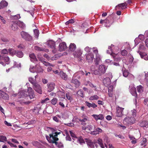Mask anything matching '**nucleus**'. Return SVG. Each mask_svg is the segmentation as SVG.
<instances>
[{"instance_id":"f257e3e1","label":"nucleus","mask_w":148,"mask_h":148,"mask_svg":"<svg viewBox=\"0 0 148 148\" xmlns=\"http://www.w3.org/2000/svg\"><path fill=\"white\" fill-rule=\"evenodd\" d=\"M99 64L96 67V65L94 64L93 73L95 75H98L100 76L105 73L107 69V67L103 64L99 66Z\"/></svg>"},{"instance_id":"f03ea898","label":"nucleus","mask_w":148,"mask_h":148,"mask_svg":"<svg viewBox=\"0 0 148 148\" xmlns=\"http://www.w3.org/2000/svg\"><path fill=\"white\" fill-rule=\"evenodd\" d=\"M114 23V20L112 16L108 17L105 20H101L100 21L101 24L104 23L106 27H110Z\"/></svg>"},{"instance_id":"7ed1b4c3","label":"nucleus","mask_w":148,"mask_h":148,"mask_svg":"<svg viewBox=\"0 0 148 148\" xmlns=\"http://www.w3.org/2000/svg\"><path fill=\"white\" fill-rule=\"evenodd\" d=\"M46 137L47 140L50 143L57 144V141L59 140L58 138L55 136L53 133L49 134V136H46Z\"/></svg>"},{"instance_id":"20e7f679","label":"nucleus","mask_w":148,"mask_h":148,"mask_svg":"<svg viewBox=\"0 0 148 148\" xmlns=\"http://www.w3.org/2000/svg\"><path fill=\"white\" fill-rule=\"evenodd\" d=\"M93 53L95 54L96 58L94 60V64L96 67L99 64L100 61V56L98 53V50L97 48L93 47Z\"/></svg>"},{"instance_id":"39448f33","label":"nucleus","mask_w":148,"mask_h":148,"mask_svg":"<svg viewBox=\"0 0 148 148\" xmlns=\"http://www.w3.org/2000/svg\"><path fill=\"white\" fill-rule=\"evenodd\" d=\"M135 119L132 117H128L125 118L123 123L125 125L131 124L134 123Z\"/></svg>"},{"instance_id":"423d86ee","label":"nucleus","mask_w":148,"mask_h":148,"mask_svg":"<svg viewBox=\"0 0 148 148\" xmlns=\"http://www.w3.org/2000/svg\"><path fill=\"white\" fill-rule=\"evenodd\" d=\"M22 37L25 40L31 41L32 40V37L27 33L24 31H22L21 33Z\"/></svg>"},{"instance_id":"0eeeda50","label":"nucleus","mask_w":148,"mask_h":148,"mask_svg":"<svg viewBox=\"0 0 148 148\" xmlns=\"http://www.w3.org/2000/svg\"><path fill=\"white\" fill-rule=\"evenodd\" d=\"M47 45L48 47L52 49V52L54 53H56V50H55L56 43L55 42L52 40H49L47 42Z\"/></svg>"},{"instance_id":"6e6552de","label":"nucleus","mask_w":148,"mask_h":148,"mask_svg":"<svg viewBox=\"0 0 148 148\" xmlns=\"http://www.w3.org/2000/svg\"><path fill=\"white\" fill-rule=\"evenodd\" d=\"M33 88L34 90L40 94H42V88L40 85L37 83H35L33 86Z\"/></svg>"},{"instance_id":"1a4fd4ad","label":"nucleus","mask_w":148,"mask_h":148,"mask_svg":"<svg viewBox=\"0 0 148 148\" xmlns=\"http://www.w3.org/2000/svg\"><path fill=\"white\" fill-rule=\"evenodd\" d=\"M108 74L110 75V77H107L103 80V83L106 86H108L110 84L111 82L110 79L112 78V76L111 73H109Z\"/></svg>"},{"instance_id":"9d476101","label":"nucleus","mask_w":148,"mask_h":148,"mask_svg":"<svg viewBox=\"0 0 148 148\" xmlns=\"http://www.w3.org/2000/svg\"><path fill=\"white\" fill-rule=\"evenodd\" d=\"M130 91L131 94L135 97H137V94L136 92V89L134 85H131L129 86Z\"/></svg>"},{"instance_id":"9b49d317","label":"nucleus","mask_w":148,"mask_h":148,"mask_svg":"<svg viewBox=\"0 0 148 148\" xmlns=\"http://www.w3.org/2000/svg\"><path fill=\"white\" fill-rule=\"evenodd\" d=\"M27 92L28 93V96L30 99L35 97L34 91L31 87H29L28 88Z\"/></svg>"},{"instance_id":"f8f14e48","label":"nucleus","mask_w":148,"mask_h":148,"mask_svg":"<svg viewBox=\"0 0 148 148\" xmlns=\"http://www.w3.org/2000/svg\"><path fill=\"white\" fill-rule=\"evenodd\" d=\"M124 109V108H121L118 106L116 108V116L118 117H121L123 115V111Z\"/></svg>"},{"instance_id":"ddd939ff","label":"nucleus","mask_w":148,"mask_h":148,"mask_svg":"<svg viewBox=\"0 0 148 148\" xmlns=\"http://www.w3.org/2000/svg\"><path fill=\"white\" fill-rule=\"evenodd\" d=\"M82 54V52L80 49H77L73 53L75 58H80Z\"/></svg>"},{"instance_id":"4468645a","label":"nucleus","mask_w":148,"mask_h":148,"mask_svg":"<svg viewBox=\"0 0 148 148\" xmlns=\"http://www.w3.org/2000/svg\"><path fill=\"white\" fill-rule=\"evenodd\" d=\"M67 48L66 43L64 42L60 43L59 45V50L60 51L65 50Z\"/></svg>"},{"instance_id":"2eb2a0df","label":"nucleus","mask_w":148,"mask_h":148,"mask_svg":"<svg viewBox=\"0 0 148 148\" xmlns=\"http://www.w3.org/2000/svg\"><path fill=\"white\" fill-rule=\"evenodd\" d=\"M0 98H3L5 100H8L9 99V96L5 92L0 90Z\"/></svg>"},{"instance_id":"dca6fc26","label":"nucleus","mask_w":148,"mask_h":148,"mask_svg":"<svg viewBox=\"0 0 148 148\" xmlns=\"http://www.w3.org/2000/svg\"><path fill=\"white\" fill-rule=\"evenodd\" d=\"M127 4L126 2L123 3L118 4L116 7V10H120L121 8L122 10H123L126 8Z\"/></svg>"},{"instance_id":"f3484780","label":"nucleus","mask_w":148,"mask_h":148,"mask_svg":"<svg viewBox=\"0 0 148 148\" xmlns=\"http://www.w3.org/2000/svg\"><path fill=\"white\" fill-rule=\"evenodd\" d=\"M71 84H74L76 88L78 87L80 84V83L77 79L73 78L71 81Z\"/></svg>"},{"instance_id":"a211bd4d","label":"nucleus","mask_w":148,"mask_h":148,"mask_svg":"<svg viewBox=\"0 0 148 148\" xmlns=\"http://www.w3.org/2000/svg\"><path fill=\"white\" fill-rule=\"evenodd\" d=\"M139 125L142 127H148V122L146 121H143L139 122Z\"/></svg>"},{"instance_id":"6ab92c4d","label":"nucleus","mask_w":148,"mask_h":148,"mask_svg":"<svg viewBox=\"0 0 148 148\" xmlns=\"http://www.w3.org/2000/svg\"><path fill=\"white\" fill-rule=\"evenodd\" d=\"M76 48V46L74 43H71L69 47V51L71 52H74Z\"/></svg>"},{"instance_id":"aec40b11","label":"nucleus","mask_w":148,"mask_h":148,"mask_svg":"<svg viewBox=\"0 0 148 148\" xmlns=\"http://www.w3.org/2000/svg\"><path fill=\"white\" fill-rule=\"evenodd\" d=\"M29 57L30 58L31 61L35 63L36 62L38 61V60L35 56V55L33 53H31L29 54Z\"/></svg>"},{"instance_id":"412c9836","label":"nucleus","mask_w":148,"mask_h":148,"mask_svg":"<svg viewBox=\"0 0 148 148\" xmlns=\"http://www.w3.org/2000/svg\"><path fill=\"white\" fill-rule=\"evenodd\" d=\"M8 3L5 1H2L0 3V10L7 7Z\"/></svg>"},{"instance_id":"4be33fe9","label":"nucleus","mask_w":148,"mask_h":148,"mask_svg":"<svg viewBox=\"0 0 148 148\" xmlns=\"http://www.w3.org/2000/svg\"><path fill=\"white\" fill-rule=\"evenodd\" d=\"M18 26L17 21H12L11 27L13 30L14 31L18 29Z\"/></svg>"},{"instance_id":"5701e85b","label":"nucleus","mask_w":148,"mask_h":148,"mask_svg":"<svg viewBox=\"0 0 148 148\" xmlns=\"http://www.w3.org/2000/svg\"><path fill=\"white\" fill-rule=\"evenodd\" d=\"M86 60L89 62H92V54L90 53H88L86 56Z\"/></svg>"},{"instance_id":"b1692460","label":"nucleus","mask_w":148,"mask_h":148,"mask_svg":"<svg viewBox=\"0 0 148 148\" xmlns=\"http://www.w3.org/2000/svg\"><path fill=\"white\" fill-rule=\"evenodd\" d=\"M93 117L96 120L98 119L102 120L104 119V116L102 114L99 115L93 114Z\"/></svg>"},{"instance_id":"393cba45","label":"nucleus","mask_w":148,"mask_h":148,"mask_svg":"<svg viewBox=\"0 0 148 148\" xmlns=\"http://www.w3.org/2000/svg\"><path fill=\"white\" fill-rule=\"evenodd\" d=\"M111 55L112 56L113 58L114 59V61L117 62H119L120 61H121V59L120 57L117 56L116 54L112 53Z\"/></svg>"},{"instance_id":"a878e982","label":"nucleus","mask_w":148,"mask_h":148,"mask_svg":"<svg viewBox=\"0 0 148 148\" xmlns=\"http://www.w3.org/2000/svg\"><path fill=\"white\" fill-rule=\"evenodd\" d=\"M60 75L61 77L63 79L66 80L67 79V75L64 72L61 71L60 73Z\"/></svg>"},{"instance_id":"bb28decb","label":"nucleus","mask_w":148,"mask_h":148,"mask_svg":"<svg viewBox=\"0 0 148 148\" xmlns=\"http://www.w3.org/2000/svg\"><path fill=\"white\" fill-rule=\"evenodd\" d=\"M96 143H98L101 148H104L101 139L99 138L97 141L95 140L93 141V143L95 144Z\"/></svg>"},{"instance_id":"cd10ccee","label":"nucleus","mask_w":148,"mask_h":148,"mask_svg":"<svg viewBox=\"0 0 148 148\" xmlns=\"http://www.w3.org/2000/svg\"><path fill=\"white\" fill-rule=\"evenodd\" d=\"M123 76L125 77H127L129 74L128 70H126L125 68L123 67L122 70Z\"/></svg>"},{"instance_id":"c85d7f7f","label":"nucleus","mask_w":148,"mask_h":148,"mask_svg":"<svg viewBox=\"0 0 148 148\" xmlns=\"http://www.w3.org/2000/svg\"><path fill=\"white\" fill-rule=\"evenodd\" d=\"M102 132V130L99 128H97L94 129L93 131V135H96L98 134L99 133H101Z\"/></svg>"},{"instance_id":"c756f323","label":"nucleus","mask_w":148,"mask_h":148,"mask_svg":"<svg viewBox=\"0 0 148 148\" xmlns=\"http://www.w3.org/2000/svg\"><path fill=\"white\" fill-rule=\"evenodd\" d=\"M48 85V91L49 92H51L54 88V84L53 83H50Z\"/></svg>"},{"instance_id":"7c9ffc66","label":"nucleus","mask_w":148,"mask_h":148,"mask_svg":"<svg viewBox=\"0 0 148 148\" xmlns=\"http://www.w3.org/2000/svg\"><path fill=\"white\" fill-rule=\"evenodd\" d=\"M85 140L87 145L90 147L92 148V142L91 140L88 138H86Z\"/></svg>"},{"instance_id":"2f4dec72","label":"nucleus","mask_w":148,"mask_h":148,"mask_svg":"<svg viewBox=\"0 0 148 148\" xmlns=\"http://www.w3.org/2000/svg\"><path fill=\"white\" fill-rule=\"evenodd\" d=\"M18 26L21 28L24 29L25 28V25L24 23L20 21H17Z\"/></svg>"},{"instance_id":"473e14b6","label":"nucleus","mask_w":148,"mask_h":148,"mask_svg":"<svg viewBox=\"0 0 148 148\" xmlns=\"http://www.w3.org/2000/svg\"><path fill=\"white\" fill-rule=\"evenodd\" d=\"M79 121L81 122V124L83 125H85L86 124V123L85 122L87 120V116H85L83 119H79Z\"/></svg>"},{"instance_id":"72a5a7b5","label":"nucleus","mask_w":148,"mask_h":148,"mask_svg":"<svg viewBox=\"0 0 148 148\" xmlns=\"http://www.w3.org/2000/svg\"><path fill=\"white\" fill-rule=\"evenodd\" d=\"M15 55L19 58H22L23 56V52L20 51H16Z\"/></svg>"},{"instance_id":"f704fd0d","label":"nucleus","mask_w":148,"mask_h":148,"mask_svg":"<svg viewBox=\"0 0 148 148\" xmlns=\"http://www.w3.org/2000/svg\"><path fill=\"white\" fill-rule=\"evenodd\" d=\"M137 111L135 109H133L131 111V114L132 117L135 118L136 116Z\"/></svg>"},{"instance_id":"c9c22d12","label":"nucleus","mask_w":148,"mask_h":148,"mask_svg":"<svg viewBox=\"0 0 148 148\" xmlns=\"http://www.w3.org/2000/svg\"><path fill=\"white\" fill-rule=\"evenodd\" d=\"M112 86H110L108 88V95L109 97H112L113 96V92L111 90Z\"/></svg>"},{"instance_id":"e433bc0d","label":"nucleus","mask_w":148,"mask_h":148,"mask_svg":"<svg viewBox=\"0 0 148 148\" xmlns=\"http://www.w3.org/2000/svg\"><path fill=\"white\" fill-rule=\"evenodd\" d=\"M34 34L35 37L36 38L38 39L39 34V32L38 30L37 29H35L34 30Z\"/></svg>"},{"instance_id":"4c0bfd02","label":"nucleus","mask_w":148,"mask_h":148,"mask_svg":"<svg viewBox=\"0 0 148 148\" xmlns=\"http://www.w3.org/2000/svg\"><path fill=\"white\" fill-rule=\"evenodd\" d=\"M16 51L15 50L12 48H10L8 49V51L9 52L10 54L12 56L14 55H15Z\"/></svg>"},{"instance_id":"58836bf2","label":"nucleus","mask_w":148,"mask_h":148,"mask_svg":"<svg viewBox=\"0 0 148 148\" xmlns=\"http://www.w3.org/2000/svg\"><path fill=\"white\" fill-rule=\"evenodd\" d=\"M26 93L25 91H22L20 92L19 93V95H21V97H20V98L21 97H26L27 96V94H25Z\"/></svg>"},{"instance_id":"ea45409f","label":"nucleus","mask_w":148,"mask_h":148,"mask_svg":"<svg viewBox=\"0 0 148 148\" xmlns=\"http://www.w3.org/2000/svg\"><path fill=\"white\" fill-rule=\"evenodd\" d=\"M137 89L138 92L141 93L143 91V87L141 85H139L137 87Z\"/></svg>"},{"instance_id":"a19ab883","label":"nucleus","mask_w":148,"mask_h":148,"mask_svg":"<svg viewBox=\"0 0 148 148\" xmlns=\"http://www.w3.org/2000/svg\"><path fill=\"white\" fill-rule=\"evenodd\" d=\"M20 103L22 104L23 103H24L25 104H29L31 103V101H25L23 100H20L19 101Z\"/></svg>"},{"instance_id":"79ce46f5","label":"nucleus","mask_w":148,"mask_h":148,"mask_svg":"<svg viewBox=\"0 0 148 148\" xmlns=\"http://www.w3.org/2000/svg\"><path fill=\"white\" fill-rule=\"evenodd\" d=\"M147 144V139L146 138H143V140L141 142V145L145 147Z\"/></svg>"},{"instance_id":"37998d69","label":"nucleus","mask_w":148,"mask_h":148,"mask_svg":"<svg viewBox=\"0 0 148 148\" xmlns=\"http://www.w3.org/2000/svg\"><path fill=\"white\" fill-rule=\"evenodd\" d=\"M7 140V138L6 136H0V141L4 142L6 141Z\"/></svg>"},{"instance_id":"c03bdc74","label":"nucleus","mask_w":148,"mask_h":148,"mask_svg":"<svg viewBox=\"0 0 148 148\" xmlns=\"http://www.w3.org/2000/svg\"><path fill=\"white\" fill-rule=\"evenodd\" d=\"M138 49L139 51L144 50L145 49V47L144 45L143 44H140L139 45Z\"/></svg>"},{"instance_id":"a18cd8bd","label":"nucleus","mask_w":148,"mask_h":148,"mask_svg":"<svg viewBox=\"0 0 148 148\" xmlns=\"http://www.w3.org/2000/svg\"><path fill=\"white\" fill-rule=\"evenodd\" d=\"M77 94L80 96L81 97H84V94L83 91L80 90H78L77 92Z\"/></svg>"},{"instance_id":"49530a36","label":"nucleus","mask_w":148,"mask_h":148,"mask_svg":"<svg viewBox=\"0 0 148 148\" xmlns=\"http://www.w3.org/2000/svg\"><path fill=\"white\" fill-rule=\"evenodd\" d=\"M55 145L57 146L59 148H63L64 147L63 143L61 142L58 143L57 142V144H55Z\"/></svg>"},{"instance_id":"de8ad7c7","label":"nucleus","mask_w":148,"mask_h":148,"mask_svg":"<svg viewBox=\"0 0 148 148\" xmlns=\"http://www.w3.org/2000/svg\"><path fill=\"white\" fill-rule=\"evenodd\" d=\"M29 81L32 84L33 86L34 84L37 83L35 82L34 80L32 77H29Z\"/></svg>"},{"instance_id":"09e8293b","label":"nucleus","mask_w":148,"mask_h":148,"mask_svg":"<svg viewBox=\"0 0 148 148\" xmlns=\"http://www.w3.org/2000/svg\"><path fill=\"white\" fill-rule=\"evenodd\" d=\"M8 53V51L6 49H3L1 51V53L3 54H7Z\"/></svg>"},{"instance_id":"8fccbe9b","label":"nucleus","mask_w":148,"mask_h":148,"mask_svg":"<svg viewBox=\"0 0 148 148\" xmlns=\"http://www.w3.org/2000/svg\"><path fill=\"white\" fill-rule=\"evenodd\" d=\"M121 53L122 55L123 56H126L127 54V52L126 50H123L121 51Z\"/></svg>"},{"instance_id":"3c124183","label":"nucleus","mask_w":148,"mask_h":148,"mask_svg":"<svg viewBox=\"0 0 148 148\" xmlns=\"http://www.w3.org/2000/svg\"><path fill=\"white\" fill-rule=\"evenodd\" d=\"M57 99L56 98H53L51 101V103L52 104L54 105L57 103Z\"/></svg>"},{"instance_id":"603ef678","label":"nucleus","mask_w":148,"mask_h":148,"mask_svg":"<svg viewBox=\"0 0 148 148\" xmlns=\"http://www.w3.org/2000/svg\"><path fill=\"white\" fill-rule=\"evenodd\" d=\"M138 53L139 54V55H140V57L142 58H143V57L146 55H147V54L143 52H141V51H138Z\"/></svg>"},{"instance_id":"864d4df0","label":"nucleus","mask_w":148,"mask_h":148,"mask_svg":"<svg viewBox=\"0 0 148 148\" xmlns=\"http://www.w3.org/2000/svg\"><path fill=\"white\" fill-rule=\"evenodd\" d=\"M92 130V127L90 126H88L86 127V132H91L90 134H92V132H90Z\"/></svg>"},{"instance_id":"5fc2aeb1","label":"nucleus","mask_w":148,"mask_h":148,"mask_svg":"<svg viewBox=\"0 0 148 148\" xmlns=\"http://www.w3.org/2000/svg\"><path fill=\"white\" fill-rule=\"evenodd\" d=\"M0 20L3 24H5L6 23V21L4 19V18L0 15Z\"/></svg>"},{"instance_id":"6e6d98bb","label":"nucleus","mask_w":148,"mask_h":148,"mask_svg":"<svg viewBox=\"0 0 148 148\" xmlns=\"http://www.w3.org/2000/svg\"><path fill=\"white\" fill-rule=\"evenodd\" d=\"M10 58L8 57V56H3V60L6 62H8L9 61Z\"/></svg>"},{"instance_id":"4d7b16f0","label":"nucleus","mask_w":148,"mask_h":148,"mask_svg":"<svg viewBox=\"0 0 148 148\" xmlns=\"http://www.w3.org/2000/svg\"><path fill=\"white\" fill-rule=\"evenodd\" d=\"M43 64L46 66H54V65H52L51 64L48 62H47L46 61H45L43 63Z\"/></svg>"},{"instance_id":"13d9d810","label":"nucleus","mask_w":148,"mask_h":148,"mask_svg":"<svg viewBox=\"0 0 148 148\" xmlns=\"http://www.w3.org/2000/svg\"><path fill=\"white\" fill-rule=\"evenodd\" d=\"M85 103L86 105L89 108L90 107H92V104L90 103L87 101L85 102Z\"/></svg>"},{"instance_id":"bf43d9fd","label":"nucleus","mask_w":148,"mask_h":148,"mask_svg":"<svg viewBox=\"0 0 148 148\" xmlns=\"http://www.w3.org/2000/svg\"><path fill=\"white\" fill-rule=\"evenodd\" d=\"M84 50L86 52H88L90 51L91 48H89V47H87L85 48Z\"/></svg>"},{"instance_id":"052dcab7","label":"nucleus","mask_w":148,"mask_h":148,"mask_svg":"<svg viewBox=\"0 0 148 148\" xmlns=\"http://www.w3.org/2000/svg\"><path fill=\"white\" fill-rule=\"evenodd\" d=\"M8 143L10 145L11 147H17V146L16 145H14L13 144L11 143V142L10 141L8 142Z\"/></svg>"},{"instance_id":"680f3d73","label":"nucleus","mask_w":148,"mask_h":148,"mask_svg":"<svg viewBox=\"0 0 148 148\" xmlns=\"http://www.w3.org/2000/svg\"><path fill=\"white\" fill-rule=\"evenodd\" d=\"M12 141L14 143H16V144H19L17 140L14 138H13L11 139Z\"/></svg>"},{"instance_id":"e2e57ef3","label":"nucleus","mask_w":148,"mask_h":148,"mask_svg":"<svg viewBox=\"0 0 148 148\" xmlns=\"http://www.w3.org/2000/svg\"><path fill=\"white\" fill-rule=\"evenodd\" d=\"M70 133L71 135V136L73 138H76L75 135L73 132L71 131H70Z\"/></svg>"},{"instance_id":"0e129e2a","label":"nucleus","mask_w":148,"mask_h":148,"mask_svg":"<svg viewBox=\"0 0 148 148\" xmlns=\"http://www.w3.org/2000/svg\"><path fill=\"white\" fill-rule=\"evenodd\" d=\"M58 94L60 95H61V97H65V93L61 91L59 92H58Z\"/></svg>"},{"instance_id":"69168bd1","label":"nucleus","mask_w":148,"mask_h":148,"mask_svg":"<svg viewBox=\"0 0 148 148\" xmlns=\"http://www.w3.org/2000/svg\"><path fill=\"white\" fill-rule=\"evenodd\" d=\"M139 38L141 40H142L144 39V36L142 34H140L138 36Z\"/></svg>"},{"instance_id":"338daca9","label":"nucleus","mask_w":148,"mask_h":148,"mask_svg":"<svg viewBox=\"0 0 148 148\" xmlns=\"http://www.w3.org/2000/svg\"><path fill=\"white\" fill-rule=\"evenodd\" d=\"M38 58L40 61H41L43 63L45 61L44 60L45 59L43 58H40L38 57Z\"/></svg>"},{"instance_id":"774afa93","label":"nucleus","mask_w":148,"mask_h":148,"mask_svg":"<svg viewBox=\"0 0 148 148\" xmlns=\"http://www.w3.org/2000/svg\"><path fill=\"white\" fill-rule=\"evenodd\" d=\"M144 103L145 105L148 106V99H145L144 101Z\"/></svg>"}]
</instances>
